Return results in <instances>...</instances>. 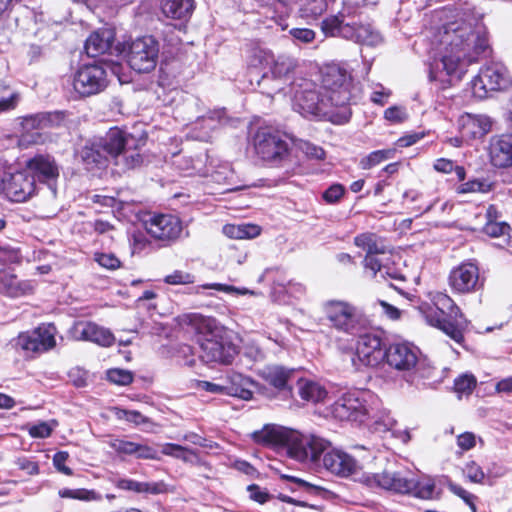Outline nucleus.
<instances>
[{"instance_id": "obj_58", "label": "nucleus", "mask_w": 512, "mask_h": 512, "mask_svg": "<svg viewBox=\"0 0 512 512\" xmlns=\"http://www.w3.org/2000/svg\"><path fill=\"white\" fill-rule=\"evenodd\" d=\"M483 230L491 237H500L508 234L510 226L504 221L486 222Z\"/></svg>"}, {"instance_id": "obj_16", "label": "nucleus", "mask_w": 512, "mask_h": 512, "mask_svg": "<svg viewBox=\"0 0 512 512\" xmlns=\"http://www.w3.org/2000/svg\"><path fill=\"white\" fill-rule=\"evenodd\" d=\"M385 353L386 346L384 347L381 337L371 333L360 335L352 358L353 366L356 369L362 366L377 367L384 362Z\"/></svg>"}, {"instance_id": "obj_11", "label": "nucleus", "mask_w": 512, "mask_h": 512, "mask_svg": "<svg viewBox=\"0 0 512 512\" xmlns=\"http://www.w3.org/2000/svg\"><path fill=\"white\" fill-rule=\"evenodd\" d=\"M510 85V74L501 62L486 64L470 82L472 95L477 99H484L489 92L505 90Z\"/></svg>"}, {"instance_id": "obj_44", "label": "nucleus", "mask_w": 512, "mask_h": 512, "mask_svg": "<svg viewBox=\"0 0 512 512\" xmlns=\"http://www.w3.org/2000/svg\"><path fill=\"white\" fill-rule=\"evenodd\" d=\"M294 68V62L290 57L273 56L271 65L268 66L269 72L274 79H282Z\"/></svg>"}, {"instance_id": "obj_1", "label": "nucleus", "mask_w": 512, "mask_h": 512, "mask_svg": "<svg viewBox=\"0 0 512 512\" xmlns=\"http://www.w3.org/2000/svg\"><path fill=\"white\" fill-rule=\"evenodd\" d=\"M436 15L443 23L431 40L428 79L438 90H446L462 80L489 44L486 28L475 16L451 8Z\"/></svg>"}, {"instance_id": "obj_52", "label": "nucleus", "mask_w": 512, "mask_h": 512, "mask_svg": "<svg viewBox=\"0 0 512 512\" xmlns=\"http://www.w3.org/2000/svg\"><path fill=\"white\" fill-rule=\"evenodd\" d=\"M195 281V276L191 273L175 270L164 278V282L169 285H187Z\"/></svg>"}, {"instance_id": "obj_64", "label": "nucleus", "mask_w": 512, "mask_h": 512, "mask_svg": "<svg viewBox=\"0 0 512 512\" xmlns=\"http://www.w3.org/2000/svg\"><path fill=\"white\" fill-rule=\"evenodd\" d=\"M21 259V254L18 249L12 248L10 246H0V262L7 263H17Z\"/></svg>"}, {"instance_id": "obj_56", "label": "nucleus", "mask_w": 512, "mask_h": 512, "mask_svg": "<svg viewBox=\"0 0 512 512\" xmlns=\"http://www.w3.org/2000/svg\"><path fill=\"white\" fill-rule=\"evenodd\" d=\"M289 34L295 43L309 44L314 41L316 33L309 28H292Z\"/></svg>"}, {"instance_id": "obj_45", "label": "nucleus", "mask_w": 512, "mask_h": 512, "mask_svg": "<svg viewBox=\"0 0 512 512\" xmlns=\"http://www.w3.org/2000/svg\"><path fill=\"white\" fill-rule=\"evenodd\" d=\"M395 153L394 148L373 151L361 159L360 166L362 169H371L385 160L392 159Z\"/></svg>"}, {"instance_id": "obj_4", "label": "nucleus", "mask_w": 512, "mask_h": 512, "mask_svg": "<svg viewBox=\"0 0 512 512\" xmlns=\"http://www.w3.org/2000/svg\"><path fill=\"white\" fill-rule=\"evenodd\" d=\"M367 4V0H344L342 9L325 18L321 30L326 37H340L355 43L376 46L382 42L380 33L368 22H355L358 8Z\"/></svg>"}, {"instance_id": "obj_26", "label": "nucleus", "mask_w": 512, "mask_h": 512, "mask_svg": "<svg viewBox=\"0 0 512 512\" xmlns=\"http://www.w3.org/2000/svg\"><path fill=\"white\" fill-rule=\"evenodd\" d=\"M108 445L119 455L134 456L137 459H159L156 449L126 438H111L108 441Z\"/></svg>"}, {"instance_id": "obj_54", "label": "nucleus", "mask_w": 512, "mask_h": 512, "mask_svg": "<svg viewBox=\"0 0 512 512\" xmlns=\"http://www.w3.org/2000/svg\"><path fill=\"white\" fill-rule=\"evenodd\" d=\"M288 479L293 481L297 485L299 490L306 492L307 494H310L312 496H322L326 492V490L322 486L310 483L306 480L293 476L288 477Z\"/></svg>"}, {"instance_id": "obj_25", "label": "nucleus", "mask_w": 512, "mask_h": 512, "mask_svg": "<svg viewBox=\"0 0 512 512\" xmlns=\"http://www.w3.org/2000/svg\"><path fill=\"white\" fill-rule=\"evenodd\" d=\"M458 126L459 133L470 142L489 133L492 122L488 116L466 113L459 117Z\"/></svg>"}, {"instance_id": "obj_29", "label": "nucleus", "mask_w": 512, "mask_h": 512, "mask_svg": "<svg viewBox=\"0 0 512 512\" xmlns=\"http://www.w3.org/2000/svg\"><path fill=\"white\" fill-rule=\"evenodd\" d=\"M227 395L250 400L253 397V388L256 383L241 373L229 372L226 376Z\"/></svg>"}, {"instance_id": "obj_18", "label": "nucleus", "mask_w": 512, "mask_h": 512, "mask_svg": "<svg viewBox=\"0 0 512 512\" xmlns=\"http://www.w3.org/2000/svg\"><path fill=\"white\" fill-rule=\"evenodd\" d=\"M449 285L454 292L466 294L476 291L480 286L479 268L472 262H464L451 270Z\"/></svg>"}, {"instance_id": "obj_41", "label": "nucleus", "mask_w": 512, "mask_h": 512, "mask_svg": "<svg viewBox=\"0 0 512 512\" xmlns=\"http://www.w3.org/2000/svg\"><path fill=\"white\" fill-rule=\"evenodd\" d=\"M294 8L302 18H316L327 9V0H295Z\"/></svg>"}, {"instance_id": "obj_22", "label": "nucleus", "mask_w": 512, "mask_h": 512, "mask_svg": "<svg viewBox=\"0 0 512 512\" xmlns=\"http://www.w3.org/2000/svg\"><path fill=\"white\" fill-rule=\"evenodd\" d=\"M354 244L366 251L364 267L369 270H379L380 261L378 255H385L386 247L380 238L373 233H363L354 238Z\"/></svg>"}, {"instance_id": "obj_13", "label": "nucleus", "mask_w": 512, "mask_h": 512, "mask_svg": "<svg viewBox=\"0 0 512 512\" xmlns=\"http://www.w3.org/2000/svg\"><path fill=\"white\" fill-rule=\"evenodd\" d=\"M251 145L254 153L267 162L282 160L289 150L283 135L270 128H259L251 140Z\"/></svg>"}, {"instance_id": "obj_40", "label": "nucleus", "mask_w": 512, "mask_h": 512, "mask_svg": "<svg viewBox=\"0 0 512 512\" xmlns=\"http://www.w3.org/2000/svg\"><path fill=\"white\" fill-rule=\"evenodd\" d=\"M260 227L255 224H226L223 226V233L233 239L254 238L260 234Z\"/></svg>"}, {"instance_id": "obj_53", "label": "nucleus", "mask_w": 512, "mask_h": 512, "mask_svg": "<svg viewBox=\"0 0 512 512\" xmlns=\"http://www.w3.org/2000/svg\"><path fill=\"white\" fill-rule=\"evenodd\" d=\"M107 379L117 385H128L133 380V375L129 370L124 369H110L107 371Z\"/></svg>"}, {"instance_id": "obj_8", "label": "nucleus", "mask_w": 512, "mask_h": 512, "mask_svg": "<svg viewBox=\"0 0 512 512\" xmlns=\"http://www.w3.org/2000/svg\"><path fill=\"white\" fill-rule=\"evenodd\" d=\"M321 311L329 326L347 335L358 334L364 323L362 311L354 304L340 299H330L321 305Z\"/></svg>"}, {"instance_id": "obj_38", "label": "nucleus", "mask_w": 512, "mask_h": 512, "mask_svg": "<svg viewBox=\"0 0 512 512\" xmlns=\"http://www.w3.org/2000/svg\"><path fill=\"white\" fill-rule=\"evenodd\" d=\"M115 486L121 490L133 491L135 493L159 494L164 491L163 483L139 482L127 478L118 479L115 482Z\"/></svg>"}, {"instance_id": "obj_57", "label": "nucleus", "mask_w": 512, "mask_h": 512, "mask_svg": "<svg viewBox=\"0 0 512 512\" xmlns=\"http://www.w3.org/2000/svg\"><path fill=\"white\" fill-rule=\"evenodd\" d=\"M490 190V184L480 180H470L458 187V192L462 194L482 192L486 193Z\"/></svg>"}, {"instance_id": "obj_28", "label": "nucleus", "mask_w": 512, "mask_h": 512, "mask_svg": "<svg viewBox=\"0 0 512 512\" xmlns=\"http://www.w3.org/2000/svg\"><path fill=\"white\" fill-rule=\"evenodd\" d=\"M291 10L283 9L281 11L275 5L261 4L257 10L259 18L257 21L263 24L267 29H276L284 31L288 29L287 18Z\"/></svg>"}, {"instance_id": "obj_61", "label": "nucleus", "mask_w": 512, "mask_h": 512, "mask_svg": "<svg viewBox=\"0 0 512 512\" xmlns=\"http://www.w3.org/2000/svg\"><path fill=\"white\" fill-rule=\"evenodd\" d=\"M406 109L401 106H391L384 112V118L391 123H401L407 119Z\"/></svg>"}, {"instance_id": "obj_48", "label": "nucleus", "mask_w": 512, "mask_h": 512, "mask_svg": "<svg viewBox=\"0 0 512 512\" xmlns=\"http://www.w3.org/2000/svg\"><path fill=\"white\" fill-rule=\"evenodd\" d=\"M58 425L57 421H41L29 427L28 432L32 438H47Z\"/></svg>"}, {"instance_id": "obj_59", "label": "nucleus", "mask_w": 512, "mask_h": 512, "mask_svg": "<svg viewBox=\"0 0 512 512\" xmlns=\"http://www.w3.org/2000/svg\"><path fill=\"white\" fill-rule=\"evenodd\" d=\"M298 147L309 159L322 160L325 157L324 150L310 142L300 141Z\"/></svg>"}, {"instance_id": "obj_27", "label": "nucleus", "mask_w": 512, "mask_h": 512, "mask_svg": "<svg viewBox=\"0 0 512 512\" xmlns=\"http://www.w3.org/2000/svg\"><path fill=\"white\" fill-rule=\"evenodd\" d=\"M78 153L88 170L105 168L110 160L97 137L87 140Z\"/></svg>"}, {"instance_id": "obj_46", "label": "nucleus", "mask_w": 512, "mask_h": 512, "mask_svg": "<svg viewBox=\"0 0 512 512\" xmlns=\"http://www.w3.org/2000/svg\"><path fill=\"white\" fill-rule=\"evenodd\" d=\"M58 495L61 498H69L81 501H96L100 500L101 496L97 494L94 490H87L84 488L79 489H69L63 488L60 489Z\"/></svg>"}, {"instance_id": "obj_34", "label": "nucleus", "mask_w": 512, "mask_h": 512, "mask_svg": "<svg viewBox=\"0 0 512 512\" xmlns=\"http://www.w3.org/2000/svg\"><path fill=\"white\" fill-rule=\"evenodd\" d=\"M295 370L282 365H267L259 371V375L273 387L283 390L288 387V383Z\"/></svg>"}, {"instance_id": "obj_36", "label": "nucleus", "mask_w": 512, "mask_h": 512, "mask_svg": "<svg viewBox=\"0 0 512 512\" xmlns=\"http://www.w3.org/2000/svg\"><path fill=\"white\" fill-rule=\"evenodd\" d=\"M298 394L302 400L312 403L324 401L327 397V390L319 382L308 378H301L297 381Z\"/></svg>"}, {"instance_id": "obj_12", "label": "nucleus", "mask_w": 512, "mask_h": 512, "mask_svg": "<svg viewBox=\"0 0 512 512\" xmlns=\"http://www.w3.org/2000/svg\"><path fill=\"white\" fill-rule=\"evenodd\" d=\"M158 55V42L152 36H143L128 44L126 58L134 71L148 73L156 67Z\"/></svg>"}, {"instance_id": "obj_31", "label": "nucleus", "mask_w": 512, "mask_h": 512, "mask_svg": "<svg viewBox=\"0 0 512 512\" xmlns=\"http://www.w3.org/2000/svg\"><path fill=\"white\" fill-rule=\"evenodd\" d=\"M27 167L39 179V181L55 180L59 175L58 166L49 155H36L27 161Z\"/></svg>"}, {"instance_id": "obj_37", "label": "nucleus", "mask_w": 512, "mask_h": 512, "mask_svg": "<svg viewBox=\"0 0 512 512\" xmlns=\"http://www.w3.org/2000/svg\"><path fill=\"white\" fill-rule=\"evenodd\" d=\"M162 12L166 17L173 19H186L194 9L193 0H163Z\"/></svg>"}, {"instance_id": "obj_35", "label": "nucleus", "mask_w": 512, "mask_h": 512, "mask_svg": "<svg viewBox=\"0 0 512 512\" xmlns=\"http://www.w3.org/2000/svg\"><path fill=\"white\" fill-rule=\"evenodd\" d=\"M273 52L259 42L247 46L246 59L250 67L266 69L273 61Z\"/></svg>"}, {"instance_id": "obj_51", "label": "nucleus", "mask_w": 512, "mask_h": 512, "mask_svg": "<svg viewBox=\"0 0 512 512\" xmlns=\"http://www.w3.org/2000/svg\"><path fill=\"white\" fill-rule=\"evenodd\" d=\"M141 162V155L135 149H131L130 143L121 154L120 164H122L125 169H133L139 166Z\"/></svg>"}, {"instance_id": "obj_32", "label": "nucleus", "mask_w": 512, "mask_h": 512, "mask_svg": "<svg viewBox=\"0 0 512 512\" xmlns=\"http://www.w3.org/2000/svg\"><path fill=\"white\" fill-rule=\"evenodd\" d=\"M226 122L225 111L223 109L209 112L207 115L199 117L195 122V138L201 141H209L211 132Z\"/></svg>"}, {"instance_id": "obj_42", "label": "nucleus", "mask_w": 512, "mask_h": 512, "mask_svg": "<svg viewBox=\"0 0 512 512\" xmlns=\"http://www.w3.org/2000/svg\"><path fill=\"white\" fill-rule=\"evenodd\" d=\"M161 452L186 463L195 464L199 462L198 454L194 450L178 444L165 443L162 445Z\"/></svg>"}, {"instance_id": "obj_43", "label": "nucleus", "mask_w": 512, "mask_h": 512, "mask_svg": "<svg viewBox=\"0 0 512 512\" xmlns=\"http://www.w3.org/2000/svg\"><path fill=\"white\" fill-rule=\"evenodd\" d=\"M369 420L375 424V429L379 431L391 430L395 424V419L390 415V412L382 408V403L379 400L375 413L370 414Z\"/></svg>"}, {"instance_id": "obj_63", "label": "nucleus", "mask_w": 512, "mask_h": 512, "mask_svg": "<svg viewBox=\"0 0 512 512\" xmlns=\"http://www.w3.org/2000/svg\"><path fill=\"white\" fill-rule=\"evenodd\" d=\"M95 261L102 267L114 270L120 266V260L111 253L95 254Z\"/></svg>"}, {"instance_id": "obj_30", "label": "nucleus", "mask_w": 512, "mask_h": 512, "mask_svg": "<svg viewBox=\"0 0 512 512\" xmlns=\"http://www.w3.org/2000/svg\"><path fill=\"white\" fill-rule=\"evenodd\" d=\"M115 34L110 28H103L92 33L85 43V50L91 57L108 52L114 43Z\"/></svg>"}, {"instance_id": "obj_21", "label": "nucleus", "mask_w": 512, "mask_h": 512, "mask_svg": "<svg viewBox=\"0 0 512 512\" xmlns=\"http://www.w3.org/2000/svg\"><path fill=\"white\" fill-rule=\"evenodd\" d=\"M71 336L77 341H90L103 347L114 343V336L110 330L93 322L80 321L71 328Z\"/></svg>"}, {"instance_id": "obj_19", "label": "nucleus", "mask_w": 512, "mask_h": 512, "mask_svg": "<svg viewBox=\"0 0 512 512\" xmlns=\"http://www.w3.org/2000/svg\"><path fill=\"white\" fill-rule=\"evenodd\" d=\"M4 196L13 202H25L35 193V177L26 171L8 173Z\"/></svg>"}, {"instance_id": "obj_49", "label": "nucleus", "mask_w": 512, "mask_h": 512, "mask_svg": "<svg viewBox=\"0 0 512 512\" xmlns=\"http://www.w3.org/2000/svg\"><path fill=\"white\" fill-rule=\"evenodd\" d=\"M198 289H214L220 292L237 295H258L254 290L248 288H238L232 285L221 284V283H208L198 287Z\"/></svg>"}, {"instance_id": "obj_7", "label": "nucleus", "mask_w": 512, "mask_h": 512, "mask_svg": "<svg viewBox=\"0 0 512 512\" xmlns=\"http://www.w3.org/2000/svg\"><path fill=\"white\" fill-rule=\"evenodd\" d=\"M370 485H378L379 489L398 494H409L414 491V496L422 500L438 499L435 493V482L431 478L415 481L402 475L400 472L385 470L379 476L366 478Z\"/></svg>"}, {"instance_id": "obj_2", "label": "nucleus", "mask_w": 512, "mask_h": 512, "mask_svg": "<svg viewBox=\"0 0 512 512\" xmlns=\"http://www.w3.org/2000/svg\"><path fill=\"white\" fill-rule=\"evenodd\" d=\"M351 87L352 77L346 69L328 65L322 70L320 90L314 82L306 79L294 84L293 108L307 118L344 124L351 117Z\"/></svg>"}, {"instance_id": "obj_23", "label": "nucleus", "mask_w": 512, "mask_h": 512, "mask_svg": "<svg viewBox=\"0 0 512 512\" xmlns=\"http://www.w3.org/2000/svg\"><path fill=\"white\" fill-rule=\"evenodd\" d=\"M488 155L490 163L494 167H512V135H496L491 137Z\"/></svg>"}, {"instance_id": "obj_55", "label": "nucleus", "mask_w": 512, "mask_h": 512, "mask_svg": "<svg viewBox=\"0 0 512 512\" xmlns=\"http://www.w3.org/2000/svg\"><path fill=\"white\" fill-rule=\"evenodd\" d=\"M465 477L473 483H482L485 478V473L482 468L474 461L466 463L463 468Z\"/></svg>"}, {"instance_id": "obj_47", "label": "nucleus", "mask_w": 512, "mask_h": 512, "mask_svg": "<svg viewBox=\"0 0 512 512\" xmlns=\"http://www.w3.org/2000/svg\"><path fill=\"white\" fill-rule=\"evenodd\" d=\"M476 378L472 374H463L457 377L454 381V390L458 397L469 395L476 387Z\"/></svg>"}, {"instance_id": "obj_9", "label": "nucleus", "mask_w": 512, "mask_h": 512, "mask_svg": "<svg viewBox=\"0 0 512 512\" xmlns=\"http://www.w3.org/2000/svg\"><path fill=\"white\" fill-rule=\"evenodd\" d=\"M379 398L369 390H355L344 394L333 405V414L340 420L364 423L375 413Z\"/></svg>"}, {"instance_id": "obj_50", "label": "nucleus", "mask_w": 512, "mask_h": 512, "mask_svg": "<svg viewBox=\"0 0 512 512\" xmlns=\"http://www.w3.org/2000/svg\"><path fill=\"white\" fill-rule=\"evenodd\" d=\"M375 278L403 281L404 275L396 268L388 265L384 260L380 261L379 270H370Z\"/></svg>"}, {"instance_id": "obj_20", "label": "nucleus", "mask_w": 512, "mask_h": 512, "mask_svg": "<svg viewBox=\"0 0 512 512\" xmlns=\"http://www.w3.org/2000/svg\"><path fill=\"white\" fill-rule=\"evenodd\" d=\"M422 313L429 325L442 330L455 342L461 343L464 340L463 331L468 325L466 318H461L456 322H452L435 306H428L426 309L422 310Z\"/></svg>"}, {"instance_id": "obj_24", "label": "nucleus", "mask_w": 512, "mask_h": 512, "mask_svg": "<svg viewBox=\"0 0 512 512\" xmlns=\"http://www.w3.org/2000/svg\"><path fill=\"white\" fill-rule=\"evenodd\" d=\"M97 138L109 159H114L116 165H120V157L125 148L135 141L132 135L118 127L111 128L105 136Z\"/></svg>"}, {"instance_id": "obj_14", "label": "nucleus", "mask_w": 512, "mask_h": 512, "mask_svg": "<svg viewBox=\"0 0 512 512\" xmlns=\"http://www.w3.org/2000/svg\"><path fill=\"white\" fill-rule=\"evenodd\" d=\"M108 85L107 72L100 63L84 64L79 67L73 78L74 90L83 97L96 95Z\"/></svg>"}, {"instance_id": "obj_15", "label": "nucleus", "mask_w": 512, "mask_h": 512, "mask_svg": "<svg viewBox=\"0 0 512 512\" xmlns=\"http://www.w3.org/2000/svg\"><path fill=\"white\" fill-rule=\"evenodd\" d=\"M57 329L53 324H42L32 331L20 333L15 346L30 356L45 353L56 346Z\"/></svg>"}, {"instance_id": "obj_17", "label": "nucleus", "mask_w": 512, "mask_h": 512, "mask_svg": "<svg viewBox=\"0 0 512 512\" xmlns=\"http://www.w3.org/2000/svg\"><path fill=\"white\" fill-rule=\"evenodd\" d=\"M146 231L155 239H177L183 230L180 218L172 214H154L144 221Z\"/></svg>"}, {"instance_id": "obj_60", "label": "nucleus", "mask_w": 512, "mask_h": 512, "mask_svg": "<svg viewBox=\"0 0 512 512\" xmlns=\"http://www.w3.org/2000/svg\"><path fill=\"white\" fill-rule=\"evenodd\" d=\"M42 125L45 128L58 127L65 119V114L61 111L41 113Z\"/></svg>"}, {"instance_id": "obj_62", "label": "nucleus", "mask_w": 512, "mask_h": 512, "mask_svg": "<svg viewBox=\"0 0 512 512\" xmlns=\"http://www.w3.org/2000/svg\"><path fill=\"white\" fill-rule=\"evenodd\" d=\"M345 188L341 184H333L323 193V199L329 203H337L344 195Z\"/></svg>"}, {"instance_id": "obj_10", "label": "nucleus", "mask_w": 512, "mask_h": 512, "mask_svg": "<svg viewBox=\"0 0 512 512\" xmlns=\"http://www.w3.org/2000/svg\"><path fill=\"white\" fill-rule=\"evenodd\" d=\"M322 464L327 471L335 476L353 479L372 489L379 488L378 485L368 484L366 478L379 476L380 473L363 472L362 464L354 456L342 449L324 451Z\"/></svg>"}, {"instance_id": "obj_33", "label": "nucleus", "mask_w": 512, "mask_h": 512, "mask_svg": "<svg viewBox=\"0 0 512 512\" xmlns=\"http://www.w3.org/2000/svg\"><path fill=\"white\" fill-rule=\"evenodd\" d=\"M31 290L32 286L29 282L19 280L16 275L7 269L0 270V293L9 297H19Z\"/></svg>"}, {"instance_id": "obj_6", "label": "nucleus", "mask_w": 512, "mask_h": 512, "mask_svg": "<svg viewBox=\"0 0 512 512\" xmlns=\"http://www.w3.org/2000/svg\"><path fill=\"white\" fill-rule=\"evenodd\" d=\"M199 339L200 357L205 363L230 364L236 354L235 346L228 340L224 328L214 319L203 322Z\"/></svg>"}, {"instance_id": "obj_5", "label": "nucleus", "mask_w": 512, "mask_h": 512, "mask_svg": "<svg viewBox=\"0 0 512 512\" xmlns=\"http://www.w3.org/2000/svg\"><path fill=\"white\" fill-rule=\"evenodd\" d=\"M384 363L410 385L428 378L431 372L421 350L406 340L394 341L386 346Z\"/></svg>"}, {"instance_id": "obj_39", "label": "nucleus", "mask_w": 512, "mask_h": 512, "mask_svg": "<svg viewBox=\"0 0 512 512\" xmlns=\"http://www.w3.org/2000/svg\"><path fill=\"white\" fill-rule=\"evenodd\" d=\"M433 302L434 306L452 322H456L458 319L465 318L460 308L448 295L444 293H437L433 298Z\"/></svg>"}, {"instance_id": "obj_3", "label": "nucleus", "mask_w": 512, "mask_h": 512, "mask_svg": "<svg viewBox=\"0 0 512 512\" xmlns=\"http://www.w3.org/2000/svg\"><path fill=\"white\" fill-rule=\"evenodd\" d=\"M253 440L266 446H283L290 458L302 462H316L330 446V442L315 434H303L278 425H265L252 433Z\"/></svg>"}]
</instances>
